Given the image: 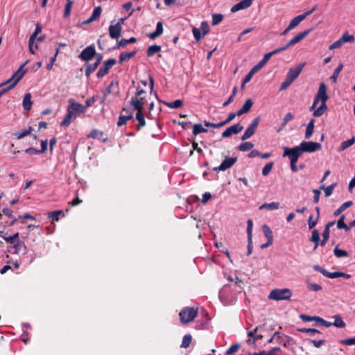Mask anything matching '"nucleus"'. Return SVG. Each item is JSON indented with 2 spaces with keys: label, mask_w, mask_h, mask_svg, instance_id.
Returning a JSON list of instances; mask_svg holds the SVG:
<instances>
[{
  "label": "nucleus",
  "mask_w": 355,
  "mask_h": 355,
  "mask_svg": "<svg viewBox=\"0 0 355 355\" xmlns=\"http://www.w3.org/2000/svg\"><path fill=\"white\" fill-rule=\"evenodd\" d=\"M28 61L21 64L18 69L12 74V76L8 79L6 81L0 84V87L3 86H7L6 87L2 89L0 91V98L7 92L12 89L21 80L24 74L26 72V70L24 69V67L27 64Z\"/></svg>",
  "instance_id": "nucleus-1"
},
{
  "label": "nucleus",
  "mask_w": 355,
  "mask_h": 355,
  "mask_svg": "<svg viewBox=\"0 0 355 355\" xmlns=\"http://www.w3.org/2000/svg\"><path fill=\"white\" fill-rule=\"evenodd\" d=\"M315 96L320 99L321 104L314 111V112L313 113V116L314 117H319L323 115L328 110L327 101L329 98V96L327 94L326 85L324 83H321L320 84L319 89Z\"/></svg>",
  "instance_id": "nucleus-2"
},
{
  "label": "nucleus",
  "mask_w": 355,
  "mask_h": 355,
  "mask_svg": "<svg viewBox=\"0 0 355 355\" xmlns=\"http://www.w3.org/2000/svg\"><path fill=\"white\" fill-rule=\"evenodd\" d=\"M292 296V292L289 288H275L270 291L268 298L276 301L288 300Z\"/></svg>",
  "instance_id": "nucleus-3"
},
{
  "label": "nucleus",
  "mask_w": 355,
  "mask_h": 355,
  "mask_svg": "<svg viewBox=\"0 0 355 355\" xmlns=\"http://www.w3.org/2000/svg\"><path fill=\"white\" fill-rule=\"evenodd\" d=\"M198 315V309L193 307H185L179 313L180 321L182 324L192 322Z\"/></svg>",
  "instance_id": "nucleus-4"
},
{
  "label": "nucleus",
  "mask_w": 355,
  "mask_h": 355,
  "mask_svg": "<svg viewBox=\"0 0 355 355\" xmlns=\"http://www.w3.org/2000/svg\"><path fill=\"white\" fill-rule=\"evenodd\" d=\"M299 150L301 154L304 152L313 153L320 150L322 147L321 144L314 141H302L300 146H295Z\"/></svg>",
  "instance_id": "nucleus-5"
},
{
  "label": "nucleus",
  "mask_w": 355,
  "mask_h": 355,
  "mask_svg": "<svg viewBox=\"0 0 355 355\" xmlns=\"http://www.w3.org/2000/svg\"><path fill=\"white\" fill-rule=\"evenodd\" d=\"M67 111L69 112L77 118L79 114L84 113L86 111V107H84L82 104L76 102L73 98H69L68 100Z\"/></svg>",
  "instance_id": "nucleus-6"
},
{
  "label": "nucleus",
  "mask_w": 355,
  "mask_h": 355,
  "mask_svg": "<svg viewBox=\"0 0 355 355\" xmlns=\"http://www.w3.org/2000/svg\"><path fill=\"white\" fill-rule=\"evenodd\" d=\"M209 31V24H200V26L199 28L196 26L192 27L193 35L196 42H199L202 38H203Z\"/></svg>",
  "instance_id": "nucleus-7"
},
{
  "label": "nucleus",
  "mask_w": 355,
  "mask_h": 355,
  "mask_svg": "<svg viewBox=\"0 0 355 355\" xmlns=\"http://www.w3.org/2000/svg\"><path fill=\"white\" fill-rule=\"evenodd\" d=\"M302 154L299 151L297 148L293 147L292 148H284V152L283 154V157H288L291 161V164H296L297 162L298 158Z\"/></svg>",
  "instance_id": "nucleus-8"
},
{
  "label": "nucleus",
  "mask_w": 355,
  "mask_h": 355,
  "mask_svg": "<svg viewBox=\"0 0 355 355\" xmlns=\"http://www.w3.org/2000/svg\"><path fill=\"white\" fill-rule=\"evenodd\" d=\"M237 157H225V159L221 162V164L216 167L214 168V171H225L229 168H230L236 162Z\"/></svg>",
  "instance_id": "nucleus-9"
},
{
  "label": "nucleus",
  "mask_w": 355,
  "mask_h": 355,
  "mask_svg": "<svg viewBox=\"0 0 355 355\" xmlns=\"http://www.w3.org/2000/svg\"><path fill=\"white\" fill-rule=\"evenodd\" d=\"M116 61L114 58H110L107 61H105L103 66L100 67L97 72L98 78H103L110 71V69L116 64Z\"/></svg>",
  "instance_id": "nucleus-10"
},
{
  "label": "nucleus",
  "mask_w": 355,
  "mask_h": 355,
  "mask_svg": "<svg viewBox=\"0 0 355 355\" xmlns=\"http://www.w3.org/2000/svg\"><path fill=\"white\" fill-rule=\"evenodd\" d=\"M306 65V62L299 64L294 68H291L286 73V78L293 82L300 74L303 67Z\"/></svg>",
  "instance_id": "nucleus-11"
},
{
  "label": "nucleus",
  "mask_w": 355,
  "mask_h": 355,
  "mask_svg": "<svg viewBox=\"0 0 355 355\" xmlns=\"http://www.w3.org/2000/svg\"><path fill=\"white\" fill-rule=\"evenodd\" d=\"M96 55V49L94 45H89L84 49L80 54L79 58L81 60L88 62Z\"/></svg>",
  "instance_id": "nucleus-12"
},
{
  "label": "nucleus",
  "mask_w": 355,
  "mask_h": 355,
  "mask_svg": "<svg viewBox=\"0 0 355 355\" xmlns=\"http://www.w3.org/2000/svg\"><path fill=\"white\" fill-rule=\"evenodd\" d=\"M247 234H248V250L247 255L250 256L252 252L253 245H252V227L253 222L251 219H248L247 221Z\"/></svg>",
  "instance_id": "nucleus-13"
},
{
  "label": "nucleus",
  "mask_w": 355,
  "mask_h": 355,
  "mask_svg": "<svg viewBox=\"0 0 355 355\" xmlns=\"http://www.w3.org/2000/svg\"><path fill=\"white\" fill-rule=\"evenodd\" d=\"M228 288L227 286H225L219 293V297L221 302L226 306L232 305L236 301V296L232 295L230 297L227 296L226 291Z\"/></svg>",
  "instance_id": "nucleus-14"
},
{
  "label": "nucleus",
  "mask_w": 355,
  "mask_h": 355,
  "mask_svg": "<svg viewBox=\"0 0 355 355\" xmlns=\"http://www.w3.org/2000/svg\"><path fill=\"white\" fill-rule=\"evenodd\" d=\"M243 129V126L240 123L234 124L230 127H228L224 132L222 133V137L227 138L231 137L232 135H236L242 131Z\"/></svg>",
  "instance_id": "nucleus-15"
},
{
  "label": "nucleus",
  "mask_w": 355,
  "mask_h": 355,
  "mask_svg": "<svg viewBox=\"0 0 355 355\" xmlns=\"http://www.w3.org/2000/svg\"><path fill=\"white\" fill-rule=\"evenodd\" d=\"M146 102L145 97H132L130 105L135 110H143L144 105Z\"/></svg>",
  "instance_id": "nucleus-16"
},
{
  "label": "nucleus",
  "mask_w": 355,
  "mask_h": 355,
  "mask_svg": "<svg viewBox=\"0 0 355 355\" xmlns=\"http://www.w3.org/2000/svg\"><path fill=\"white\" fill-rule=\"evenodd\" d=\"M335 223H336L335 221H330L326 224L324 230L322 234V240L320 241V245L321 246H324L327 243V241L329 239L330 227L334 226L335 225Z\"/></svg>",
  "instance_id": "nucleus-17"
},
{
  "label": "nucleus",
  "mask_w": 355,
  "mask_h": 355,
  "mask_svg": "<svg viewBox=\"0 0 355 355\" xmlns=\"http://www.w3.org/2000/svg\"><path fill=\"white\" fill-rule=\"evenodd\" d=\"M122 27L121 24H111L109 27L110 36L112 39H118L121 33Z\"/></svg>",
  "instance_id": "nucleus-18"
},
{
  "label": "nucleus",
  "mask_w": 355,
  "mask_h": 355,
  "mask_svg": "<svg viewBox=\"0 0 355 355\" xmlns=\"http://www.w3.org/2000/svg\"><path fill=\"white\" fill-rule=\"evenodd\" d=\"M254 0H242L231 8L232 12H236L239 10L249 8L253 3Z\"/></svg>",
  "instance_id": "nucleus-19"
},
{
  "label": "nucleus",
  "mask_w": 355,
  "mask_h": 355,
  "mask_svg": "<svg viewBox=\"0 0 355 355\" xmlns=\"http://www.w3.org/2000/svg\"><path fill=\"white\" fill-rule=\"evenodd\" d=\"M311 29L306 30L302 33H298L297 35H295L293 39H291L288 42V46H293L299 42H300L302 39H304L310 32Z\"/></svg>",
  "instance_id": "nucleus-20"
},
{
  "label": "nucleus",
  "mask_w": 355,
  "mask_h": 355,
  "mask_svg": "<svg viewBox=\"0 0 355 355\" xmlns=\"http://www.w3.org/2000/svg\"><path fill=\"white\" fill-rule=\"evenodd\" d=\"M123 112H125L127 114L120 115V116L119 118V121L117 122L118 126H121V125L125 124L128 120L132 119L133 118V112H129L128 109H126V108H123Z\"/></svg>",
  "instance_id": "nucleus-21"
},
{
  "label": "nucleus",
  "mask_w": 355,
  "mask_h": 355,
  "mask_svg": "<svg viewBox=\"0 0 355 355\" xmlns=\"http://www.w3.org/2000/svg\"><path fill=\"white\" fill-rule=\"evenodd\" d=\"M252 105H253V102H252V99H250V98L247 99L245 101L244 105L242 106V107L237 111V115L241 116V115L248 112L250 111V110L251 109Z\"/></svg>",
  "instance_id": "nucleus-22"
},
{
  "label": "nucleus",
  "mask_w": 355,
  "mask_h": 355,
  "mask_svg": "<svg viewBox=\"0 0 355 355\" xmlns=\"http://www.w3.org/2000/svg\"><path fill=\"white\" fill-rule=\"evenodd\" d=\"M37 35L36 33H33L28 40V49L29 51L32 54H35L36 50L38 48L37 44H35V41L37 40Z\"/></svg>",
  "instance_id": "nucleus-23"
},
{
  "label": "nucleus",
  "mask_w": 355,
  "mask_h": 355,
  "mask_svg": "<svg viewBox=\"0 0 355 355\" xmlns=\"http://www.w3.org/2000/svg\"><path fill=\"white\" fill-rule=\"evenodd\" d=\"M101 12L102 8L101 6L96 7L94 9L92 15L83 22H93L94 21L98 20L101 16Z\"/></svg>",
  "instance_id": "nucleus-24"
},
{
  "label": "nucleus",
  "mask_w": 355,
  "mask_h": 355,
  "mask_svg": "<svg viewBox=\"0 0 355 355\" xmlns=\"http://www.w3.org/2000/svg\"><path fill=\"white\" fill-rule=\"evenodd\" d=\"M33 102L31 101V94L30 93H27L24 95L23 98V108L25 111H28L31 110L32 107Z\"/></svg>",
  "instance_id": "nucleus-25"
},
{
  "label": "nucleus",
  "mask_w": 355,
  "mask_h": 355,
  "mask_svg": "<svg viewBox=\"0 0 355 355\" xmlns=\"http://www.w3.org/2000/svg\"><path fill=\"white\" fill-rule=\"evenodd\" d=\"M311 242H313L315 243L314 245V250L317 249V248L320 245V234L318 230L314 229L311 232V236L309 239Z\"/></svg>",
  "instance_id": "nucleus-26"
},
{
  "label": "nucleus",
  "mask_w": 355,
  "mask_h": 355,
  "mask_svg": "<svg viewBox=\"0 0 355 355\" xmlns=\"http://www.w3.org/2000/svg\"><path fill=\"white\" fill-rule=\"evenodd\" d=\"M136 119L138 121L139 124L137 129L140 130L141 128L146 125V121L144 118V114L143 110H136Z\"/></svg>",
  "instance_id": "nucleus-27"
},
{
  "label": "nucleus",
  "mask_w": 355,
  "mask_h": 355,
  "mask_svg": "<svg viewBox=\"0 0 355 355\" xmlns=\"http://www.w3.org/2000/svg\"><path fill=\"white\" fill-rule=\"evenodd\" d=\"M315 10V6H314L312 9L293 17L292 19H291L290 22H301L308 15H311Z\"/></svg>",
  "instance_id": "nucleus-28"
},
{
  "label": "nucleus",
  "mask_w": 355,
  "mask_h": 355,
  "mask_svg": "<svg viewBox=\"0 0 355 355\" xmlns=\"http://www.w3.org/2000/svg\"><path fill=\"white\" fill-rule=\"evenodd\" d=\"M76 119V116H73L69 112H67L62 121L60 123V125L62 127H68Z\"/></svg>",
  "instance_id": "nucleus-29"
},
{
  "label": "nucleus",
  "mask_w": 355,
  "mask_h": 355,
  "mask_svg": "<svg viewBox=\"0 0 355 355\" xmlns=\"http://www.w3.org/2000/svg\"><path fill=\"white\" fill-rule=\"evenodd\" d=\"M13 248L15 249V253L23 252L26 254L27 252V248L25 243L18 239L15 244L13 245Z\"/></svg>",
  "instance_id": "nucleus-30"
},
{
  "label": "nucleus",
  "mask_w": 355,
  "mask_h": 355,
  "mask_svg": "<svg viewBox=\"0 0 355 355\" xmlns=\"http://www.w3.org/2000/svg\"><path fill=\"white\" fill-rule=\"evenodd\" d=\"M314 123L315 119L314 118H311L307 124L306 129L305 131L304 137L306 139H309L311 135H313V130H314Z\"/></svg>",
  "instance_id": "nucleus-31"
},
{
  "label": "nucleus",
  "mask_w": 355,
  "mask_h": 355,
  "mask_svg": "<svg viewBox=\"0 0 355 355\" xmlns=\"http://www.w3.org/2000/svg\"><path fill=\"white\" fill-rule=\"evenodd\" d=\"M162 24H157L155 31L148 33L147 36L151 40H155L157 37L160 36L163 33Z\"/></svg>",
  "instance_id": "nucleus-32"
},
{
  "label": "nucleus",
  "mask_w": 355,
  "mask_h": 355,
  "mask_svg": "<svg viewBox=\"0 0 355 355\" xmlns=\"http://www.w3.org/2000/svg\"><path fill=\"white\" fill-rule=\"evenodd\" d=\"M326 277L331 278V279L338 278V277H344L345 279H349L351 277V275L345 273L343 272H339V271L333 272H330L328 271Z\"/></svg>",
  "instance_id": "nucleus-33"
},
{
  "label": "nucleus",
  "mask_w": 355,
  "mask_h": 355,
  "mask_svg": "<svg viewBox=\"0 0 355 355\" xmlns=\"http://www.w3.org/2000/svg\"><path fill=\"white\" fill-rule=\"evenodd\" d=\"M355 143V137H352L351 139L343 141L339 146L338 150L342 152L349 147L352 146Z\"/></svg>",
  "instance_id": "nucleus-34"
},
{
  "label": "nucleus",
  "mask_w": 355,
  "mask_h": 355,
  "mask_svg": "<svg viewBox=\"0 0 355 355\" xmlns=\"http://www.w3.org/2000/svg\"><path fill=\"white\" fill-rule=\"evenodd\" d=\"M274 336L275 337V342L277 344L283 345L284 347H286V338H287V336L286 335L280 333L279 331H275L274 333Z\"/></svg>",
  "instance_id": "nucleus-35"
},
{
  "label": "nucleus",
  "mask_w": 355,
  "mask_h": 355,
  "mask_svg": "<svg viewBox=\"0 0 355 355\" xmlns=\"http://www.w3.org/2000/svg\"><path fill=\"white\" fill-rule=\"evenodd\" d=\"M107 92L108 94L117 95L119 94V83L118 81H112L107 87Z\"/></svg>",
  "instance_id": "nucleus-36"
},
{
  "label": "nucleus",
  "mask_w": 355,
  "mask_h": 355,
  "mask_svg": "<svg viewBox=\"0 0 355 355\" xmlns=\"http://www.w3.org/2000/svg\"><path fill=\"white\" fill-rule=\"evenodd\" d=\"M270 58L269 55L266 53L263 58L255 66H254L252 69L257 72L259 71L266 64Z\"/></svg>",
  "instance_id": "nucleus-37"
},
{
  "label": "nucleus",
  "mask_w": 355,
  "mask_h": 355,
  "mask_svg": "<svg viewBox=\"0 0 355 355\" xmlns=\"http://www.w3.org/2000/svg\"><path fill=\"white\" fill-rule=\"evenodd\" d=\"M352 205V201H347L340 205L334 213L335 217L339 216L346 209L350 207Z\"/></svg>",
  "instance_id": "nucleus-38"
},
{
  "label": "nucleus",
  "mask_w": 355,
  "mask_h": 355,
  "mask_svg": "<svg viewBox=\"0 0 355 355\" xmlns=\"http://www.w3.org/2000/svg\"><path fill=\"white\" fill-rule=\"evenodd\" d=\"M345 216L342 215L340 216V218L338 220V221L336 223L337 228L338 230H344L346 232H348L350 230V227H347V225L345 224Z\"/></svg>",
  "instance_id": "nucleus-39"
},
{
  "label": "nucleus",
  "mask_w": 355,
  "mask_h": 355,
  "mask_svg": "<svg viewBox=\"0 0 355 355\" xmlns=\"http://www.w3.org/2000/svg\"><path fill=\"white\" fill-rule=\"evenodd\" d=\"M279 208V203L272 202L270 203H264L259 207V209H268L269 210H276Z\"/></svg>",
  "instance_id": "nucleus-40"
},
{
  "label": "nucleus",
  "mask_w": 355,
  "mask_h": 355,
  "mask_svg": "<svg viewBox=\"0 0 355 355\" xmlns=\"http://www.w3.org/2000/svg\"><path fill=\"white\" fill-rule=\"evenodd\" d=\"M262 230H263L265 236L266 237V239L269 241V243H272L273 235H272V232L270 230V228L268 225H263L262 226Z\"/></svg>",
  "instance_id": "nucleus-41"
},
{
  "label": "nucleus",
  "mask_w": 355,
  "mask_h": 355,
  "mask_svg": "<svg viewBox=\"0 0 355 355\" xmlns=\"http://www.w3.org/2000/svg\"><path fill=\"white\" fill-rule=\"evenodd\" d=\"M0 236L8 243L12 245V246L15 244V242L19 239V233L17 232L12 236H6L0 235Z\"/></svg>",
  "instance_id": "nucleus-42"
},
{
  "label": "nucleus",
  "mask_w": 355,
  "mask_h": 355,
  "mask_svg": "<svg viewBox=\"0 0 355 355\" xmlns=\"http://www.w3.org/2000/svg\"><path fill=\"white\" fill-rule=\"evenodd\" d=\"M137 53V51L135 50L130 52L122 53L119 55V62L123 63L124 61L132 58Z\"/></svg>",
  "instance_id": "nucleus-43"
},
{
  "label": "nucleus",
  "mask_w": 355,
  "mask_h": 355,
  "mask_svg": "<svg viewBox=\"0 0 355 355\" xmlns=\"http://www.w3.org/2000/svg\"><path fill=\"white\" fill-rule=\"evenodd\" d=\"M333 318L334 319V322L332 323V325H334L338 328H344L346 326L345 322L339 315H336Z\"/></svg>",
  "instance_id": "nucleus-44"
},
{
  "label": "nucleus",
  "mask_w": 355,
  "mask_h": 355,
  "mask_svg": "<svg viewBox=\"0 0 355 355\" xmlns=\"http://www.w3.org/2000/svg\"><path fill=\"white\" fill-rule=\"evenodd\" d=\"M160 51H161V46L157 45V44L151 45L148 48L147 55L148 57L153 56V55H155V53H158Z\"/></svg>",
  "instance_id": "nucleus-45"
},
{
  "label": "nucleus",
  "mask_w": 355,
  "mask_h": 355,
  "mask_svg": "<svg viewBox=\"0 0 355 355\" xmlns=\"http://www.w3.org/2000/svg\"><path fill=\"white\" fill-rule=\"evenodd\" d=\"M336 186V183L331 184V185L328 186L327 187H325L324 184H322L320 186V189L324 190V195L326 197H329L332 194L333 190L334 189Z\"/></svg>",
  "instance_id": "nucleus-46"
},
{
  "label": "nucleus",
  "mask_w": 355,
  "mask_h": 355,
  "mask_svg": "<svg viewBox=\"0 0 355 355\" xmlns=\"http://www.w3.org/2000/svg\"><path fill=\"white\" fill-rule=\"evenodd\" d=\"M340 37L345 44L347 42L352 44L355 42L354 35L349 34L348 32L344 33Z\"/></svg>",
  "instance_id": "nucleus-47"
},
{
  "label": "nucleus",
  "mask_w": 355,
  "mask_h": 355,
  "mask_svg": "<svg viewBox=\"0 0 355 355\" xmlns=\"http://www.w3.org/2000/svg\"><path fill=\"white\" fill-rule=\"evenodd\" d=\"M164 103L169 108L176 109L180 107L182 105L183 102L182 100L178 99L172 102H164Z\"/></svg>",
  "instance_id": "nucleus-48"
},
{
  "label": "nucleus",
  "mask_w": 355,
  "mask_h": 355,
  "mask_svg": "<svg viewBox=\"0 0 355 355\" xmlns=\"http://www.w3.org/2000/svg\"><path fill=\"white\" fill-rule=\"evenodd\" d=\"M253 146H254V145L252 144V143H251L250 141H245V142L241 143L238 146V150L240 151H242V152H245V151H248V150H251L253 148Z\"/></svg>",
  "instance_id": "nucleus-49"
},
{
  "label": "nucleus",
  "mask_w": 355,
  "mask_h": 355,
  "mask_svg": "<svg viewBox=\"0 0 355 355\" xmlns=\"http://www.w3.org/2000/svg\"><path fill=\"white\" fill-rule=\"evenodd\" d=\"M136 42V38L135 37H130V39H121L117 44V46H115V49L116 48H119L121 46H126L128 44H132V43H135Z\"/></svg>",
  "instance_id": "nucleus-50"
},
{
  "label": "nucleus",
  "mask_w": 355,
  "mask_h": 355,
  "mask_svg": "<svg viewBox=\"0 0 355 355\" xmlns=\"http://www.w3.org/2000/svg\"><path fill=\"white\" fill-rule=\"evenodd\" d=\"M343 68V64H340L337 67L336 69L334 70L332 76L330 77V79L334 82V83H336L337 82V79H338V77L340 73V71H342Z\"/></svg>",
  "instance_id": "nucleus-51"
},
{
  "label": "nucleus",
  "mask_w": 355,
  "mask_h": 355,
  "mask_svg": "<svg viewBox=\"0 0 355 355\" xmlns=\"http://www.w3.org/2000/svg\"><path fill=\"white\" fill-rule=\"evenodd\" d=\"M98 64L96 62L92 64H88L85 69V76L89 77L92 73H93L98 67Z\"/></svg>",
  "instance_id": "nucleus-52"
},
{
  "label": "nucleus",
  "mask_w": 355,
  "mask_h": 355,
  "mask_svg": "<svg viewBox=\"0 0 355 355\" xmlns=\"http://www.w3.org/2000/svg\"><path fill=\"white\" fill-rule=\"evenodd\" d=\"M207 130L202 126L200 123H196L193 125V134L194 135H197L202 132H207Z\"/></svg>",
  "instance_id": "nucleus-53"
},
{
  "label": "nucleus",
  "mask_w": 355,
  "mask_h": 355,
  "mask_svg": "<svg viewBox=\"0 0 355 355\" xmlns=\"http://www.w3.org/2000/svg\"><path fill=\"white\" fill-rule=\"evenodd\" d=\"M32 130V128L30 126L28 130H24L20 132H17L14 133V135L17 137L18 139H21L23 137L28 136L31 134Z\"/></svg>",
  "instance_id": "nucleus-54"
},
{
  "label": "nucleus",
  "mask_w": 355,
  "mask_h": 355,
  "mask_svg": "<svg viewBox=\"0 0 355 355\" xmlns=\"http://www.w3.org/2000/svg\"><path fill=\"white\" fill-rule=\"evenodd\" d=\"M334 254L338 258L347 257L348 256V252L346 250L340 249L338 247L334 248Z\"/></svg>",
  "instance_id": "nucleus-55"
},
{
  "label": "nucleus",
  "mask_w": 355,
  "mask_h": 355,
  "mask_svg": "<svg viewBox=\"0 0 355 355\" xmlns=\"http://www.w3.org/2000/svg\"><path fill=\"white\" fill-rule=\"evenodd\" d=\"M191 340L192 336L190 334L185 335L182 338V344L180 345L181 347L187 348L190 345Z\"/></svg>",
  "instance_id": "nucleus-56"
},
{
  "label": "nucleus",
  "mask_w": 355,
  "mask_h": 355,
  "mask_svg": "<svg viewBox=\"0 0 355 355\" xmlns=\"http://www.w3.org/2000/svg\"><path fill=\"white\" fill-rule=\"evenodd\" d=\"M294 118V116L293 114L291 113V112H288L285 114L284 119H283V121L282 123V125H281V129L284 128L286 125L291 121Z\"/></svg>",
  "instance_id": "nucleus-57"
},
{
  "label": "nucleus",
  "mask_w": 355,
  "mask_h": 355,
  "mask_svg": "<svg viewBox=\"0 0 355 355\" xmlns=\"http://www.w3.org/2000/svg\"><path fill=\"white\" fill-rule=\"evenodd\" d=\"M240 348V345L236 343L232 345L225 352V355H234Z\"/></svg>",
  "instance_id": "nucleus-58"
},
{
  "label": "nucleus",
  "mask_w": 355,
  "mask_h": 355,
  "mask_svg": "<svg viewBox=\"0 0 355 355\" xmlns=\"http://www.w3.org/2000/svg\"><path fill=\"white\" fill-rule=\"evenodd\" d=\"M273 164H274L273 162H270L267 163L264 166V167L262 169V175L263 176H266L270 173V172L271 171V170L272 168Z\"/></svg>",
  "instance_id": "nucleus-59"
},
{
  "label": "nucleus",
  "mask_w": 355,
  "mask_h": 355,
  "mask_svg": "<svg viewBox=\"0 0 355 355\" xmlns=\"http://www.w3.org/2000/svg\"><path fill=\"white\" fill-rule=\"evenodd\" d=\"M255 73H257V71L252 68L250 71L248 72V73L245 76L243 80L242 87H243L246 83L250 81V80L252 79V76Z\"/></svg>",
  "instance_id": "nucleus-60"
},
{
  "label": "nucleus",
  "mask_w": 355,
  "mask_h": 355,
  "mask_svg": "<svg viewBox=\"0 0 355 355\" xmlns=\"http://www.w3.org/2000/svg\"><path fill=\"white\" fill-rule=\"evenodd\" d=\"M307 288L309 290L315 292L321 291L322 289V287L320 284L316 283H309L307 284Z\"/></svg>",
  "instance_id": "nucleus-61"
},
{
  "label": "nucleus",
  "mask_w": 355,
  "mask_h": 355,
  "mask_svg": "<svg viewBox=\"0 0 355 355\" xmlns=\"http://www.w3.org/2000/svg\"><path fill=\"white\" fill-rule=\"evenodd\" d=\"M345 43L343 42L341 37H340L338 40L333 42L329 47V50H334L342 46Z\"/></svg>",
  "instance_id": "nucleus-62"
},
{
  "label": "nucleus",
  "mask_w": 355,
  "mask_h": 355,
  "mask_svg": "<svg viewBox=\"0 0 355 355\" xmlns=\"http://www.w3.org/2000/svg\"><path fill=\"white\" fill-rule=\"evenodd\" d=\"M63 212L62 210H57L48 213L49 218H52L53 220L58 221L59 220V216Z\"/></svg>",
  "instance_id": "nucleus-63"
},
{
  "label": "nucleus",
  "mask_w": 355,
  "mask_h": 355,
  "mask_svg": "<svg viewBox=\"0 0 355 355\" xmlns=\"http://www.w3.org/2000/svg\"><path fill=\"white\" fill-rule=\"evenodd\" d=\"M67 2L65 6V8H64V17H67V16L69 15L71 10V6L73 4V1L71 0H67Z\"/></svg>",
  "instance_id": "nucleus-64"
}]
</instances>
